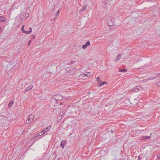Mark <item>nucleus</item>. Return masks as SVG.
<instances>
[{
  "mask_svg": "<svg viewBox=\"0 0 160 160\" xmlns=\"http://www.w3.org/2000/svg\"><path fill=\"white\" fill-rule=\"evenodd\" d=\"M34 118V116L32 114H31L28 117V119L26 121V123L28 124L33 122V119Z\"/></svg>",
  "mask_w": 160,
  "mask_h": 160,
  "instance_id": "1",
  "label": "nucleus"
},
{
  "mask_svg": "<svg viewBox=\"0 0 160 160\" xmlns=\"http://www.w3.org/2000/svg\"><path fill=\"white\" fill-rule=\"evenodd\" d=\"M63 98V96L60 94H58L53 96V98L57 101H61Z\"/></svg>",
  "mask_w": 160,
  "mask_h": 160,
  "instance_id": "2",
  "label": "nucleus"
},
{
  "mask_svg": "<svg viewBox=\"0 0 160 160\" xmlns=\"http://www.w3.org/2000/svg\"><path fill=\"white\" fill-rule=\"evenodd\" d=\"M141 88L139 86H137L131 89V92H138L140 90Z\"/></svg>",
  "mask_w": 160,
  "mask_h": 160,
  "instance_id": "3",
  "label": "nucleus"
},
{
  "mask_svg": "<svg viewBox=\"0 0 160 160\" xmlns=\"http://www.w3.org/2000/svg\"><path fill=\"white\" fill-rule=\"evenodd\" d=\"M90 42L89 41H87L86 43L82 45V48L83 49H85L87 47L89 46L90 45Z\"/></svg>",
  "mask_w": 160,
  "mask_h": 160,
  "instance_id": "4",
  "label": "nucleus"
},
{
  "mask_svg": "<svg viewBox=\"0 0 160 160\" xmlns=\"http://www.w3.org/2000/svg\"><path fill=\"white\" fill-rule=\"evenodd\" d=\"M33 86L32 85H30L29 86L27 87L24 90L25 92H28L31 89H32Z\"/></svg>",
  "mask_w": 160,
  "mask_h": 160,
  "instance_id": "5",
  "label": "nucleus"
},
{
  "mask_svg": "<svg viewBox=\"0 0 160 160\" xmlns=\"http://www.w3.org/2000/svg\"><path fill=\"white\" fill-rule=\"evenodd\" d=\"M121 57V55L120 54H118L116 57L115 59V61L116 62H117L118 61H119Z\"/></svg>",
  "mask_w": 160,
  "mask_h": 160,
  "instance_id": "6",
  "label": "nucleus"
},
{
  "mask_svg": "<svg viewBox=\"0 0 160 160\" xmlns=\"http://www.w3.org/2000/svg\"><path fill=\"white\" fill-rule=\"evenodd\" d=\"M51 127L50 126H48L46 128H44L42 130V132L44 134L45 132H48L50 128Z\"/></svg>",
  "mask_w": 160,
  "mask_h": 160,
  "instance_id": "7",
  "label": "nucleus"
},
{
  "mask_svg": "<svg viewBox=\"0 0 160 160\" xmlns=\"http://www.w3.org/2000/svg\"><path fill=\"white\" fill-rule=\"evenodd\" d=\"M6 20L5 18L3 16H0V21L1 22H4Z\"/></svg>",
  "mask_w": 160,
  "mask_h": 160,
  "instance_id": "8",
  "label": "nucleus"
},
{
  "mask_svg": "<svg viewBox=\"0 0 160 160\" xmlns=\"http://www.w3.org/2000/svg\"><path fill=\"white\" fill-rule=\"evenodd\" d=\"M66 141H62L61 143V146L62 148H64V147L65 145L66 144Z\"/></svg>",
  "mask_w": 160,
  "mask_h": 160,
  "instance_id": "9",
  "label": "nucleus"
},
{
  "mask_svg": "<svg viewBox=\"0 0 160 160\" xmlns=\"http://www.w3.org/2000/svg\"><path fill=\"white\" fill-rule=\"evenodd\" d=\"M7 68L8 70L10 71L12 68V66L11 64H9L7 66Z\"/></svg>",
  "mask_w": 160,
  "mask_h": 160,
  "instance_id": "10",
  "label": "nucleus"
},
{
  "mask_svg": "<svg viewBox=\"0 0 160 160\" xmlns=\"http://www.w3.org/2000/svg\"><path fill=\"white\" fill-rule=\"evenodd\" d=\"M24 25H23L22 27V28H21V30H22V32L23 33H25V34H27V32L26 31H25L24 29Z\"/></svg>",
  "mask_w": 160,
  "mask_h": 160,
  "instance_id": "11",
  "label": "nucleus"
},
{
  "mask_svg": "<svg viewBox=\"0 0 160 160\" xmlns=\"http://www.w3.org/2000/svg\"><path fill=\"white\" fill-rule=\"evenodd\" d=\"M87 8V6H84L83 7H82V8L81 10L80 11V12H83ZM80 12V11H79Z\"/></svg>",
  "mask_w": 160,
  "mask_h": 160,
  "instance_id": "12",
  "label": "nucleus"
},
{
  "mask_svg": "<svg viewBox=\"0 0 160 160\" xmlns=\"http://www.w3.org/2000/svg\"><path fill=\"white\" fill-rule=\"evenodd\" d=\"M62 118V115H59L58 116V122H59Z\"/></svg>",
  "mask_w": 160,
  "mask_h": 160,
  "instance_id": "13",
  "label": "nucleus"
},
{
  "mask_svg": "<svg viewBox=\"0 0 160 160\" xmlns=\"http://www.w3.org/2000/svg\"><path fill=\"white\" fill-rule=\"evenodd\" d=\"M13 104V101H10L8 103V107H11Z\"/></svg>",
  "mask_w": 160,
  "mask_h": 160,
  "instance_id": "14",
  "label": "nucleus"
},
{
  "mask_svg": "<svg viewBox=\"0 0 160 160\" xmlns=\"http://www.w3.org/2000/svg\"><path fill=\"white\" fill-rule=\"evenodd\" d=\"M32 32V29L31 28H29V31H27V34H28L30 33H31Z\"/></svg>",
  "mask_w": 160,
  "mask_h": 160,
  "instance_id": "15",
  "label": "nucleus"
},
{
  "mask_svg": "<svg viewBox=\"0 0 160 160\" xmlns=\"http://www.w3.org/2000/svg\"><path fill=\"white\" fill-rule=\"evenodd\" d=\"M126 70H127L126 69H120L119 70V72H125L126 71Z\"/></svg>",
  "mask_w": 160,
  "mask_h": 160,
  "instance_id": "16",
  "label": "nucleus"
},
{
  "mask_svg": "<svg viewBox=\"0 0 160 160\" xmlns=\"http://www.w3.org/2000/svg\"><path fill=\"white\" fill-rule=\"evenodd\" d=\"M96 80H97V82H100H100L102 81L100 79L99 77H98L97 78Z\"/></svg>",
  "mask_w": 160,
  "mask_h": 160,
  "instance_id": "17",
  "label": "nucleus"
},
{
  "mask_svg": "<svg viewBox=\"0 0 160 160\" xmlns=\"http://www.w3.org/2000/svg\"><path fill=\"white\" fill-rule=\"evenodd\" d=\"M38 134V136H42V135L44 133H43L42 132H39Z\"/></svg>",
  "mask_w": 160,
  "mask_h": 160,
  "instance_id": "18",
  "label": "nucleus"
},
{
  "mask_svg": "<svg viewBox=\"0 0 160 160\" xmlns=\"http://www.w3.org/2000/svg\"><path fill=\"white\" fill-rule=\"evenodd\" d=\"M59 13H60V11L59 10H58L56 13V16H58V15L59 14Z\"/></svg>",
  "mask_w": 160,
  "mask_h": 160,
  "instance_id": "19",
  "label": "nucleus"
},
{
  "mask_svg": "<svg viewBox=\"0 0 160 160\" xmlns=\"http://www.w3.org/2000/svg\"><path fill=\"white\" fill-rule=\"evenodd\" d=\"M38 137V134H35L33 136V138H35V137Z\"/></svg>",
  "mask_w": 160,
  "mask_h": 160,
  "instance_id": "20",
  "label": "nucleus"
},
{
  "mask_svg": "<svg viewBox=\"0 0 160 160\" xmlns=\"http://www.w3.org/2000/svg\"><path fill=\"white\" fill-rule=\"evenodd\" d=\"M106 83V82H102V84H101L99 86V87H100L101 86H102V85L105 84Z\"/></svg>",
  "mask_w": 160,
  "mask_h": 160,
  "instance_id": "21",
  "label": "nucleus"
},
{
  "mask_svg": "<svg viewBox=\"0 0 160 160\" xmlns=\"http://www.w3.org/2000/svg\"><path fill=\"white\" fill-rule=\"evenodd\" d=\"M83 75L85 76L88 77L90 75V74L88 72V74H84Z\"/></svg>",
  "mask_w": 160,
  "mask_h": 160,
  "instance_id": "22",
  "label": "nucleus"
},
{
  "mask_svg": "<svg viewBox=\"0 0 160 160\" xmlns=\"http://www.w3.org/2000/svg\"><path fill=\"white\" fill-rule=\"evenodd\" d=\"M150 138V136H146L145 137V138H144V139H148L149 138Z\"/></svg>",
  "mask_w": 160,
  "mask_h": 160,
  "instance_id": "23",
  "label": "nucleus"
},
{
  "mask_svg": "<svg viewBox=\"0 0 160 160\" xmlns=\"http://www.w3.org/2000/svg\"><path fill=\"white\" fill-rule=\"evenodd\" d=\"M31 40H29L28 43V46H29L30 44L31 43Z\"/></svg>",
  "mask_w": 160,
  "mask_h": 160,
  "instance_id": "24",
  "label": "nucleus"
},
{
  "mask_svg": "<svg viewBox=\"0 0 160 160\" xmlns=\"http://www.w3.org/2000/svg\"><path fill=\"white\" fill-rule=\"evenodd\" d=\"M140 158H141V157L140 156H138V159H140Z\"/></svg>",
  "mask_w": 160,
  "mask_h": 160,
  "instance_id": "25",
  "label": "nucleus"
},
{
  "mask_svg": "<svg viewBox=\"0 0 160 160\" xmlns=\"http://www.w3.org/2000/svg\"><path fill=\"white\" fill-rule=\"evenodd\" d=\"M152 78H148V80H152Z\"/></svg>",
  "mask_w": 160,
  "mask_h": 160,
  "instance_id": "26",
  "label": "nucleus"
},
{
  "mask_svg": "<svg viewBox=\"0 0 160 160\" xmlns=\"http://www.w3.org/2000/svg\"><path fill=\"white\" fill-rule=\"evenodd\" d=\"M99 83H100L99 84V86L101 84H102V82H100H100H99Z\"/></svg>",
  "mask_w": 160,
  "mask_h": 160,
  "instance_id": "27",
  "label": "nucleus"
},
{
  "mask_svg": "<svg viewBox=\"0 0 160 160\" xmlns=\"http://www.w3.org/2000/svg\"><path fill=\"white\" fill-rule=\"evenodd\" d=\"M1 27H0V32H1Z\"/></svg>",
  "mask_w": 160,
  "mask_h": 160,
  "instance_id": "28",
  "label": "nucleus"
},
{
  "mask_svg": "<svg viewBox=\"0 0 160 160\" xmlns=\"http://www.w3.org/2000/svg\"><path fill=\"white\" fill-rule=\"evenodd\" d=\"M108 25H109V26H112V25H110L109 23H108Z\"/></svg>",
  "mask_w": 160,
  "mask_h": 160,
  "instance_id": "29",
  "label": "nucleus"
},
{
  "mask_svg": "<svg viewBox=\"0 0 160 160\" xmlns=\"http://www.w3.org/2000/svg\"><path fill=\"white\" fill-rule=\"evenodd\" d=\"M72 62H71H71H70V63H72Z\"/></svg>",
  "mask_w": 160,
  "mask_h": 160,
  "instance_id": "30",
  "label": "nucleus"
},
{
  "mask_svg": "<svg viewBox=\"0 0 160 160\" xmlns=\"http://www.w3.org/2000/svg\"><path fill=\"white\" fill-rule=\"evenodd\" d=\"M54 68H55V69H56V67H54Z\"/></svg>",
  "mask_w": 160,
  "mask_h": 160,
  "instance_id": "31",
  "label": "nucleus"
}]
</instances>
